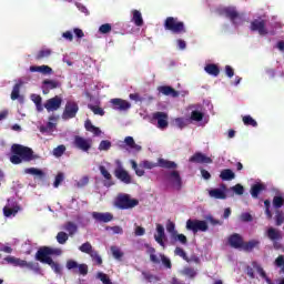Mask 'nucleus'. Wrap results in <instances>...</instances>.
Instances as JSON below:
<instances>
[{"label":"nucleus","instance_id":"1","mask_svg":"<svg viewBox=\"0 0 284 284\" xmlns=\"http://www.w3.org/2000/svg\"><path fill=\"white\" fill-rule=\"evenodd\" d=\"M39 159L38 155H34V151L22 144H12L11 145V156L10 163L12 165H21V163H30V161H36Z\"/></svg>","mask_w":284,"mask_h":284},{"label":"nucleus","instance_id":"2","mask_svg":"<svg viewBox=\"0 0 284 284\" xmlns=\"http://www.w3.org/2000/svg\"><path fill=\"white\" fill-rule=\"evenodd\" d=\"M63 251L61 248H52L50 246H41L36 253V261L48 265L52 263L51 256H61Z\"/></svg>","mask_w":284,"mask_h":284},{"label":"nucleus","instance_id":"3","mask_svg":"<svg viewBox=\"0 0 284 284\" xmlns=\"http://www.w3.org/2000/svg\"><path fill=\"white\" fill-rule=\"evenodd\" d=\"M164 29L172 34H185L187 29L185 28V22L180 21L179 18L168 17L164 20Z\"/></svg>","mask_w":284,"mask_h":284},{"label":"nucleus","instance_id":"4","mask_svg":"<svg viewBox=\"0 0 284 284\" xmlns=\"http://www.w3.org/2000/svg\"><path fill=\"white\" fill-rule=\"evenodd\" d=\"M139 205V200L131 199L128 194H119L115 199V206L119 210H132V207H136Z\"/></svg>","mask_w":284,"mask_h":284},{"label":"nucleus","instance_id":"5","mask_svg":"<svg viewBox=\"0 0 284 284\" xmlns=\"http://www.w3.org/2000/svg\"><path fill=\"white\" fill-rule=\"evenodd\" d=\"M217 14H220V17H226V19H230L233 26H237V21H241L242 19L241 13L236 11L235 7L220 8L217 9Z\"/></svg>","mask_w":284,"mask_h":284},{"label":"nucleus","instance_id":"6","mask_svg":"<svg viewBox=\"0 0 284 284\" xmlns=\"http://www.w3.org/2000/svg\"><path fill=\"white\" fill-rule=\"evenodd\" d=\"M186 230L189 232H193V234H197V232H207L210 226L205 220H187L186 221Z\"/></svg>","mask_w":284,"mask_h":284},{"label":"nucleus","instance_id":"7","mask_svg":"<svg viewBox=\"0 0 284 284\" xmlns=\"http://www.w3.org/2000/svg\"><path fill=\"white\" fill-rule=\"evenodd\" d=\"M115 179L121 181L122 183H125V185H130L132 183V175L123 168V164L121 161H116V168L113 172Z\"/></svg>","mask_w":284,"mask_h":284},{"label":"nucleus","instance_id":"8","mask_svg":"<svg viewBox=\"0 0 284 284\" xmlns=\"http://www.w3.org/2000/svg\"><path fill=\"white\" fill-rule=\"evenodd\" d=\"M78 113H79V103L72 100L67 101L63 113H62V119L64 121H69V119H74Z\"/></svg>","mask_w":284,"mask_h":284},{"label":"nucleus","instance_id":"9","mask_svg":"<svg viewBox=\"0 0 284 284\" xmlns=\"http://www.w3.org/2000/svg\"><path fill=\"white\" fill-rule=\"evenodd\" d=\"M266 236L272 241L274 250H281L278 241H283V233L280 230L270 227L266 231Z\"/></svg>","mask_w":284,"mask_h":284},{"label":"nucleus","instance_id":"10","mask_svg":"<svg viewBox=\"0 0 284 284\" xmlns=\"http://www.w3.org/2000/svg\"><path fill=\"white\" fill-rule=\"evenodd\" d=\"M73 144L78 150H82V152H90V149L92 148V140L75 135Z\"/></svg>","mask_w":284,"mask_h":284},{"label":"nucleus","instance_id":"11","mask_svg":"<svg viewBox=\"0 0 284 284\" xmlns=\"http://www.w3.org/2000/svg\"><path fill=\"white\" fill-rule=\"evenodd\" d=\"M62 103H63V99L59 95H55L45 101L44 108L47 112H57V110L61 108Z\"/></svg>","mask_w":284,"mask_h":284},{"label":"nucleus","instance_id":"12","mask_svg":"<svg viewBox=\"0 0 284 284\" xmlns=\"http://www.w3.org/2000/svg\"><path fill=\"white\" fill-rule=\"evenodd\" d=\"M152 119L153 121H158V128L160 130H165L169 125H170V122H168V113L165 112H161V111H158V112H154L152 114Z\"/></svg>","mask_w":284,"mask_h":284},{"label":"nucleus","instance_id":"13","mask_svg":"<svg viewBox=\"0 0 284 284\" xmlns=\"http://www.w3.org/2000/svg\"><path fill=\"white\" fill-rule=\"evenodd\" d=\"M110 103L113 110H119L120 112H125L132 108V104L128 100L120 98L111 99Z\"/></svg>","mask_w":284,"mask_h":284},{"label":"nucleus","instance_id":"14","mask_svg":"<svg viewBox=\"0 0 284 284\" xmlns=\"http://www.w3.org/2000/svg\"><path fill=\"white\" fill-rule=\"evenodd\" d=\"M252 32H258L261 37L268 34L267 28H265V20L255 19L251 22Z\"/></svg>","mask_w":284,"mask_h":284},{"label":"nucleus","instance_id":"15","mask_svg":"<svg viewBox=\"0 0 284 284\" xmlns=\"http://www.w3.org/2000/svg\"><path fill=\"white\" fill-rule=\"evenodd\" d=\"M229 245L233 247V250H242L243 243L245 242L243 240V236L239 233H233L227 239Z\"/></svg>","mask_w":284,"mask_h":284},{"label":"nucleus","instance_id":"16","mask_svg":"<svg viewBox=\"0 0 284 284\" xmlns=\"http://www.w3.org/2000/svg\"><path fill=\"white\" fill-rule=\"evenodd\" d=\"M92 219L97 221V223H110L114 221V215L110 212L101 213V212H93Z\"/></svg>","mask_w":284,"mask_h":284},{"label":"nucleus","instance_id":"17","mask_svg":"<svg viewBox=\"0 0 284 284\" xmlns=\"http://www.w3.org/2000/svg\"><path fill=\"white\" fill-rule=\"evenodd\" d=\"M158 92H160V94H163L164 97H172L173 99L179 98V91L170 85L158 87Z\"/></svg>","mask_w":284,"mask_h":284},{"label":"nucleus","instance_id":"18","mask_svg":"<svg viewBox=\"0 0 284 284\" xmlns=\"http://www.w3.org/2000/svg\"><path fill=\"white\" fill-rule=\"evenodd\" d=\"M169 179L172 181L175 189L181 190L183 187V180L181 179V173L174 170L169 173Z\"/></svg>","mask_w":284,"mask_h":284},{"label":"nucleus","instance_id":"19","mask_svg":"<svg viewBox=\"0 0 284 284\" xmlns=\"http://www.w3.org/2000/svg\"><path fill=\"white\" fill-rule=\"evenodd\" d=\"M190 163H212V158L201 153L196 152L189 159Z\"/></svg>","mask_w":284,"mask_h":284},{"label":"nucleus","instance_id":"20","mask_svg":"<svg viewBox=\"0 0 284 284\" xmlns=\"http://www.w3.org/2000/svg\"><path fill=\"white\" fill-rule=\"evenodd\" d=\"M261 245V241L258 240H251L248 242H244L242 245L243 252H254V250L258 248V246Z\"/></svg>","mask_w":284,"mask_h":284},{"label":"nucleus","instance_id":"21","mask_svg":"<svg viewBox=\"0 0 284 284\" xmlns=\"http://www.w3.org/2000/svg\"><path fill=\"white\" fill-rule=\"evenodd\" d=\"M156 232L158 234L154 235V239L159 245L162 247H165V242H163V239H165V229L161 224H156Z\"/></svg>","mask_w":284,"mask_h":284},{"label":"nucleus","instance_id":"22","mask_svg":"<svg viewBox=\"0 0 284 284\" xmlns=\"http://www.w3.org/2000/svg\"><path fill=\"white\" fill-rule=\"evenodd\" d=\"M4 261H7V263H11V265H14L16 267H28V262L26 260L14 256H7Z\"/></svg>","mask_w":284,"mask_h":284},{"label":"nucleus","instance_id":"23","mask_svg":"<svg viewBox=\"0 0 284 284\" xmlns=\"http://www.w3.org/2000/svg\"><path fill=\"white\" fill-rule=\"evenodd\" d=\"M266 186L263 183H256L253 184L251 187V196L253 199H258V194H261V192H265Z\"/></svg>","mask_w":284,"mask_h":284},{"label":"nucleus","instance_id":"24","mask_svg":"<svg viewBox=\"0 0 284 284\" xmlns=\"http://www.w3.org/2000/svg\"><path fill=\"white\" fill-rule=\"evenodd\" d=\"M205 73L210 74L211 77H219L221 74V69L219 65L214 63H209L204 67Z\"/></svg>","mask_w":284,"mask_h":284},{"label":"nucleus","instance_id":"25","mask_svg":"<svg viewBox=\"0 0 284 284\" xmlns=\"http://www.w3.org/2000/svg\"><path fill=\"white\" fill-rule=\"evenodd\" d=\"M158 164L160 168H164L165 170H176L179 165L174 161L159 159Z\"/></svg>","mask_w":284,"mask_h":284},{"label":"nucleus","instance_id":"26","mask_svg":"<svg viewBox=\"0 0 284 284\" xmlns=\"http://www.w3.org/2000/svg\"><path fill=\"white\" fill-rule=\"evenodd\" d=\"M220 179L223 181H234V179H236V174L231 169H224L220 173Z\"/></svg>","mask_w":284,"mask_h":284},{"label":"nucleus","instance_id":"27","mask_svg":"<svg viewBox=\"0 0 284 284\" xmlns=\"http://www.w3.org/2000/svg\"><path fill=\"white\" fill-rule=\"evenodd\" d=\"M145 247L148 248L146 252L150 255V261L155 265H159V263H161V260L159 258V256H156V248L150 246V244H145Z\"/></svg>","mask_w":284,"mask_h":284},{"label":"nucleus","instance_id":"28","mask_svg":"<svg viewBox=\"0 0 284 284\" xmlns=\"http://www.w3.org/2000/svg\"><path fill=\"white\" fill-rule=\"evenodd\" d=\"M23 85V81H19L13 85L12 92H11V100L17 101V99H21V87Z\"/></svg>","mask_w":284,"mask_h":284},{"label":"nucleus","instance_id":"29","mask_svg":"<svg viewBox=\"0 0 284 284\" xmlns=\"http://www.w3.org/2000/svg\"><path fill=\"white\" fill-rule=\"evenodd\" d=\"M209 196L211 199H220V200H225L227 199V194L221 189H212L209 191Z\"/></svg>","mask_w":284,"mask_h":284},{"label":"nucleus","instance_id":"30","mask_svg":"<svg viewBox=\"0 0 284 284\" xmlns=\"http://www.w3.org/2000/svg\"><path fill=\"white\" fill-rule=\"evenodd\" d=\"M84 128H85L87 132H91L92 134H94V136L101 135V129H99L98 126H94V124H92V121H90V120H87L84 122Z\"/></svg>","mask_w":284,"mask_h":284},{"label":"nucleus","instance_id":"31","mask_svg":"<svg viewBox=\"0 0 284 284\" xmlns=\"http://www.w3.org/2000/svg\"><path fill=\"white\" fill-rule=\"evenodd\" d=\"M30 72H41V74H52V68L49 65H31L30 67Z\"/></svg>","mask_w":284,"mask_h":284},{"label":"nucleus","instance_id":"32","mask_svg":"<svg viewBox=\"0 0 284 284\" xmlns=\"http://www.w3.org/2000/svg\"><path fill=\"white\" fill-rule=\"evenodd\" d=\"M63 230L69 233V236H74L79 232V226L74 222H67L63 226Z\"/></svg>","mask_w":284,"mask_h":284},{"label":"nucleus","instance_id":"33","mask_svg":"<svg viewBox=\"0 0 284 284\" xmlns=\"http://www.w3.org/2000/svg\"><path fill=\"white\" fill-rule=\"evenodd\" d=\"M133 18L132 21L138 28H141L143 26V16L141 14V11L134 9L132 11Z\"/></svg>","mask_w":284,"mask_h":284},{"label":"nucleus","instance_id":"34","mask_svg":"<svg viewBox=\"0 0 284 284\" xmlns=\"http://www.w3.org/2000/svg\"><path fill=\"white\" fill-rule=\"evenodd\" d=\"M52 121H57V116H54V115L49 116V122L47 123L45 126L40 128V132H42V133L43 132H52V130H54V128L57 125Z\"/></svg>","mask_w":284,"mask_h":284},{"label":"nucleus","instance_id":"35","mask_svg":"<svg viewBox=\"0 0 284 284\" xmlns=\"http://www.w3.org/2000/svg\"><path fill=\"white\" fill-rule=\"evenodd\" d=\"M51 54H52V50L42 49L36 54V61H43V59L50 58Z\"/></svg>","mask_w":284,"mask_h":284},{"label":"nucleus","instance_id":"36","mask_svg":"<svg viewBox=\"0 0 284 284\" xmlns=\"http://www.w3.org/2000/svg\"><path fill=\"white\" fill-rule=\"evenodd\" d=\"M124 143L131 150H136L138 152H140V150H141V145L136 144V142H134V138H132V136H126L124 139Z\"/></svg>","mask_w":284,"mask_h":284},{"label":"nucleus","instance_id":"37","mask_svg":"<svg viewBox=\"0 0 284 284\" xmlns=\"http://www.w3.org/2000/svg\"><path fill=\"white\" fill-rule=\"evenodd\" d=\"M80 252L83 254H89V256L95 251L92 248V244L90 242H85L79 246Z\"/></svg>","mask_w":284,"mask_h":284},{"label":"nucleus","instance_id":"38","mask_svg":"<svg viewBox=\"0 0 284 284\" xmlns=\"http://www.w3.org/2000/svg\"><path fill=\"white\" fill-rule=\"evenodd\" d=\"M42 83L47 87V90H57V88H61V83L57 80H44Z\"/></svg>","mask_w":284,"mask_h":284},{"label":"nucleus","instance_id":"39","mask_svg":"<svg viewBox=\"0 0 284 284\" xmlns=\"http://www.w3.org/2000/svg\"><path fill=\"white\" fill-rule=\"evenodd\" d=\"M57 239V242L60 244V245H65V243H68V239H70V236L68 235V233L61 231L57 234L55 236Z\"/></svg>","mask_w":284,"mask_h":284},{"label":"nucleus","instance_id":"40","mask_svg":"<svg viewBox=\"0 0 284 284\" xmlns=\"http://www.w3.org/2000/svg\"><path fill=\"white\" fill-rule=\"evenodd\" d=\"M283 205H284L283 195H275L273 197V207H275V210H281V207H283Z\"/></svg>","mask_w":284,"mask_h":284},{"label":"nucleus","instance_id":"41","mask_svg":"<svg viewBox=\"0 0 284 284\" xmlns=\"http://www.w3.org/2000/svg\"><path fill=\"white\" fill-rule=\"evenodd\" d=\"M53 156H55L57 159L63 156V154H65V145L60 144L57 148L53 149L52 151Z\"/></svg>","mask_w":284,"mask_h":284},{"label":"nucleus","instance_id":"42","mask_svg":"<svg viewBox=\"0 0 284 284\" xmlns=\"http://www.w3.org/2000/svg\"><path fill=\"white\" fill-rule=\"evenodd\" d=\"M242 121L244 125H251L252 128H256L258 125V123L256 122V120L253 119L252 115H244Z\"/></svg>","mask_w":284,"mask_h":284},{"label":"nucleus","instance_id":"43","mask_svg":"<svg viewBox=\"0 0 284 284\" xmlns=\"http://www.w3.org/2000/svg\"><path fill=\"white\" fill-rule=\"evenodd\" d=\"M24 174H32L33 176H40L43 178L44 173L43 171L37 169V168H29L24 170Z\"/></svg>","mask_w":284,"mask_h":284},{"label":"nucleus","instance_id":"44","mask_svg":"<svg viewBox=\"0 0 284 284\" xmlns=\"http://www.w3.org/2000/svg\"><path fill=\"white\" fill-rule=\"evenodd\" d=\"M112 148V142H110L109 140H102L99 144L98 150H100V152H108V150H110Z\"/></svg>","mask_w":284,"mask_h":284},{"label":"nucleus","instance_id":"45","mask_svg":"<svg viewBox=\"0 0 284 284\" xmlns=\"http://www.w3.org/2000/svg\"><path fill=\"white\" fill-rule=\"evenodd\" d=\"M89 110L93 112V114H98L99 116H105V111L97 105L89 104Z\"/></svg>","mask_w":284,"mask_h":284},{"label":"nucleus","instance_id":"46","mask_svg":"<svg viewBox=\"0 0 284 284\" xmlns=\"http://www.w3.org/2000/svg\"><path fill=\"white\" fill-rule=\"evenodd\" d=\"M19 212V206H16L13 209H10L8 206L3 207V214L7 217L14 216Z\"/></svg>","mask_w":284,"mask_h":284},{"label":"nucleus","instance_id":"47","mask_svg":"<svg viewBox=\"0 0 284 284\" xmlns=\"http://www.w3.org/2000/svg\"><path fill=\"white\" fill-rule=\"evenodd\" d=\"M111 252H112L113 258H116L118 261H121V258H123V252H121V248L116 246H111Z\"/></svg>","mask_w":284,"mask_h":284},{"label":"nucleus","instance_id":"48","mask_svg":"<svg viewBox=\"0 0 284 284\" xmlns=\"http://www.w3.org/2000/svg\"><path fill=\"white\" fill-rule=\"evenodd\" d=\"M99 32H100V34H110V32H112V24L104 23V24L100 26Z\"/></svg>","mask_w":284,"mask_h":284},{"label":"nucleus","instance_id":"49","mask_svg":"<svg viewBox=\"0 0 284 284\" xmlns=\"http://www.w3.org/2000/svg\"><path fill=\"white\" fill-rule=\"evenodd\" d=\"M166 231L169 232V234H172V236H176V225L174 224V222L169 221L166 223Z\"/></svg>","mask_w":284,"mask_h":284},{"label":"nucleus","instance_id":"50","mask_svg":"<svg viewBox=\"0 0 284 284\" xmlns=\"http://www.w3.org/2000/svg\"><path fill=\"white\" fill-rule=\"evenodd\" d=\"M132 169L135 171L136 176H143L145 174V170L143 168H139V164L136 162L132 161Z\"/></svg>","mask_w":284,"mask_h":284},{"label":"nucleus","instance_id":"51","mask_svg":"<svg viewBox=\"0 0 284 284\" xmlns=\"http://www.w3.org/2000/svg\"><path fill=\"white\" fill-rule=\"evenodd\" d=\"M253 266L255 267V270H257L260 276H262V278H266V281L270 283V278L267 277V273H265V270H263L261 265L256 264V262L253 263Z\"/></svg>","mask_w":284,"mask_h":284},{"label":"nucleus","instance_id":"52","mask_svg":"<svg viewBox=\"0 0 284 284\" xmlns=\"http://www.w3.org/2000/svg\"><path fill=\"white\" fill-rule=\"evenodd\" d=\"M232 192L237 194V196H242L245 192V187H243L241 184H235L234 186L231 187Z\"/></svg>","mask_w":284,"mask_h":284},{"label":"nucleus","instance_id":"53","mask_svg":"<svg viewBox=\"0 0 284 284\" xmlns=\"http://www.w3.org/2000/svg\"><path fill=\"white\" fill-rule=\"evenodd\" d=\"M47 265L51 266V270H53V272L55 274H61V264L54 262V260H51V263H48Z\"/></svg>","mask_w":284,"mask_h":284},{"label":"nucleus","instance_id":"54","mask_svg":"<svg viewBox=\"0 0 284 284\" xmlns=\"http://www.w3.org/2000/svg\"><path fill=\"white\" fill-rule=\"evenodd\" d=\"M90 256L92 261L97 263V265H103V258H101V255H99V252L94 251Z\"/></svg>","mask_w":284,"mask_h":284},{"label":"nucleus","instance_id":"55","mask_svg":"<svg viewBox=\"0 0 284 284\" xmlns=\"http://www.w3.org/2000/svg\"><path fill=\"white\" fill-rule=\"evenodd\" d=\"M174 254L175 256H180L184 261H187V253H185V251L182 247H175Z\"/></svg>","mask_w":284,"mask_h":284},{"label":"nucleus","instance_id":"56","mask_svg":"<svg viewBox=\"0 0 284 284\" xmlns=\"http://www.w3.org/2000/svg\"><path fill=\"white\" fill-rule=\"evenodd\" d=\"M99 170H100V173L102 174V176H104V179H105L106 181H112V174H110V173L108 172V169H105V166L100 165V166H99Z\"/></svg>","mask_w":284,"mask_h":284},{"label":"nucleus","instance_id":"57","mask_svg":"<svg viewBox=\"0 0 284 284\" xmlns=\"http://www.w3.org/2000/svg\"><path fill=\"white\" fill-rule=\"evenodd\" d=\"M98 278L103 283V284H112V280H110V276L105 273H98Z\"/></svg>","mask_w":284,"mask_h":284},{"label":"nucleus","instance_id":"58","mask_svg":"<svg viewBox=\"0 0 284 284\" xmlns=\"http://www.w3.org/2000/svg\"><path fill=\"white\" fill-rule=\"evenodd\" d=\"M160 257L164 267L172 270V261H170V258H168L164 254H160Z\"/></svg>","mask_w":284,"mask_h":284},{"label":"nucleus","instance_id":"59","mask_svg":"<svg viewBox=\"0 0 284 284\" xmlns=\"http://www.w3.org/2000/svg\"><path fill=\"white\" fill-rule=\"evenodd\" d=\"M191 120L192 121H203V113L200 111H192L191 112Z\"/></svg>","mask_w":284,"mask_h":284},{"label":"nucleus","instance_id":"60","mask_svg":"<svg viewBox=\"0 0 284 284\" xmlns=\"http://www.w3.org/2000/svg\"><path fill=\"white\" fill-rule=\"evenodd\" d=\"M174 240L179 241V243H181L182 245H187V236H185V234H175L174 235Z\"/></svg>","mask_w":284,"mask_h":284},{"label":"nucleus","instance_id":"61","mask_svg":"<svg viewBox=\"0 0 284 284\" xmlns=\"http://www.w3.org/2000/svg\"><path fill=\"white\" fill-rule=\"evenodd\" d=\"M79 263L74 260L67 261V270H78Z\"/></svg>","mask_w":284,"mask_h":284},{"label":"nucleus","instance_id":"62","mask_svg":"<svg viewBox=\"0 0 284 284\" xmlns=\"http://www.w3.org/2000/svg\"><path fill=\"white\" fill-rule=\"evenodd\" d=\"M78 273L82 276H87L88 274V264H78Z\"/></svg>","mask_w":284,"mask_h":284},{"label":"nucleus","instance_id":"63","mask_svg":"<svg viewBox=\"0 0 284 284\" xmlns=\"http://www.w3.org/2000/svg\"><path fill=\"white\" fill-rule=\"evenodd\" d=\"M183 274L185 276H190V278H194V276H196V271H194L192 267H186L183 270Z\"/></svg>","mask_w":284,"mask_h":284},{"label":"nucleus","instance_id":"64","mask_svg":"<svg viewBox=\"0 0 284 284\" xmlns=\"http://www.w3.org/2000/svg\"><path fill=\"white\" fill-rule=\"evenodd\" d=\"M61 183H63V173H58L55 176V180L53 182V186L59 187V185H61Z\"/></svg>","mask_w":284,"mask_h":284}]
</instances>
